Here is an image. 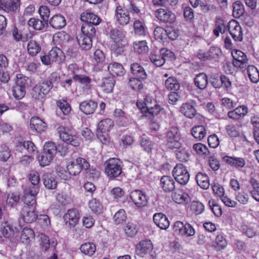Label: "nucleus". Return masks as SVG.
<instances>
[{
  "instance_id": "nucleus-17",
  "label": "nucleus",
  "mask_w": 259,
  "mask_h": 259,
  "mask_svg": "<svg viewBox=\"0 0 259 259\" xmlns=\"http://www.w3.org/2000/svg\"><path fill=\"white\" fill-rule=\"evenodd\" d=\"M23 221L26 223H31L37 219V215L35 213V207L24 206L21 212Z\"/></svg>"
},
{
  "instance_id": "nucleus-2",
  "label": "nucleus",
  "mask_w": 259,
  "mask_h": 259,
  "mask_svg": "<svg viewBox=\"0 0 259 259\" xmlns=\"http://www.w3.org/2000/svg\"><path fill=\"white\" fill-rule=\"evenodd\" d=\"M42 63L46 65H50L55 62L60 64L63 62L65 56L63 52L58 48H54L47 54H45L40 56Z\"/></svg>"
},
{
  "instance_id": "nucleus-62",
  "label": "nucleus",
  "mask_w": 259,
  "mask_h": 259,
  "mask_svg": "<svg viewBox=\"0 0 259 259\" xmlns=\"http://www.w3.org/2000/svg\"><path fill=\"white\" fill-rule=\"evenodd\" d=\"M70 36L64 31L59 32L53 36V40L58 44H63L68 42Z\"/></svg>"
},
{
  "instance_id": "nucleus-32",
  "label": "nucleus",
  "mask_w": 259,
  "mask_h": 259,
  "mask_svg": "<svg viewBox=\"0 0 259 259\" xmlns=\"http://www.w3.org/2000/svg\"><path fill=\"white\" fill-rule=\"evenodd\" d=\"M34 232L32 229L25 227L21 232V239L23 243L27 244L34 238Z\"/></svg>"
},
{
  "instance_id": "nucleus-49",
  "label": "nucleus",
  "mask_w": 259,
  "mask_h": 259,
  "mask_svg": "<svg viewBox=\"0 0 259 259\" xmlns=\"http://www.w3.org/2000/svg\"><path fill=\"white\" fill-rule=\"evenodd\" d=\"M30 126L32 130H39L47 127L46 123L38 117H33L30 119Z\"/></svg>"
},
{
  "instance_id": "nucleus-36",
  "label": "nucleus",
  "mask_w": 259,
  "mask_h": 259,
  "mask_svg": "<svg viewBox=\"0 0 259 259\" xmlns=\"http://www.w3.org/2000/svg\"><path fill=\"white\" fill-rule=\"evenodd\" d=\"M115 81L112 76L105 77L103 79L101 87L106 93H111L114 88Z\"/></svg>"
},
{
  "instance_id": "nucleus-9",
  "label": "nucleus",
  "mask_w": 259,
  "mask_h": 259,
  "mask_svg": "<svg viewBox=\"0 0 259 259\" xmlns=\"http://www.w3.org/2000/svg\"><path fill=\"white\" fill-rule=\"evenodd\" d=\"M228 29L232 38L235 41H241L243 32L239 23L235 20H231L228 24Z\"/></svg>"
},
{
  "instance_id": "nucleus-14",
  "label": "nucleus",
  "mask_w": 259,
  "mask_h": 259,
  "mask_svg": "<svg viewBox=\"0 0 259 259\" xmlns=\"http://www.w3.org/2000/svg\"><path fill=\"white\" fill-rule=\"evenodd\" d=\"M20 5V0H0V9L8 13L16 12Z\"/></svg>"
},
{
  "instance_id": "nucleus-24",
  "label": "nucleus",
  "mask_w": 259,
  "mask_h": 259,
  "mask_svg": "<svg viewBox=\"0 0 259 259\" xmlns=\"http://www.w3.org/2000/svg\"><path fill=\"white\" fill-rule=\"evenodd\" d=\"M131 72L132 74L141 79H145L147 78V74L144 68L139 63H134L131 65Z\"/></svg>"
},
{
  "instance_id": "nucleus-60",
  "label": "nucleus",
  "mask_w": 259,
  "mask_h": 259,
  "mask_svg": "<svg viewBox=\"0 0 259 259\" xmlns=\"http://www.w3.org/2000/svg\"><path fill=\"white\" fill-rule=\"evenodd\" d=\"M244 13L243 5L240 1H236L233 4V14L235 17H240Z\"/></svg>"
},
{
  "instance_id": "nucleus-26",
  "label": "nucleus",
  "mask_w": 259,
  "mask_h": 259,
  "mask_svg": "<svg viewBox=\"0 0 259 259\" xmlns=\"http://www.w3.org/2000/svg\"><path fill=\"white\" fill-rule=\"evenodd\" d=\"M97 107V104L92 100L82 102L79 105L80 110L85 114H93Z\"/></svg>"
},
{
  "instance_id": "nucleus-4",
  "label": "nucleus",
  "mask_w": 259,
  "mask_h": 259,
  "mask_svg": "<svg viewBox=\"0 0 259 259\" xmlns=\"http://www.w3.org/2000/svg\"><path fill=\"white\" fill-rule=\"evenodd\" d=\"M14 230L13 227L8 222H3L0 227V239L9 245L13 242L14 238Z\"/></svg>"
},
{
  "instance_id": "nucleus-25",
  "label": "nucleus",
  "mask_w": 259,
  "mask_h": 259,
  "mask_svg": "<svg viewBox=\"0 0 259 259\" xmlns=\"http://www.w3.org/2000/svg\"><path fill=\"white\" fill-rule=\"evenodd\" d=\"M247 108L244 106H240L236 108L234 110L228 113V117L235 120H239L247 114Z\"/></svg>"
},
{
  "instance_id": "nucleus-52",
  "label": "nucleus",
  "mask_w": 259,
  "mask_h": 259,
  "mask_svg": "<svg viewBox=\"0 0 259 259\" xmlns=\"http://www.w3.org/2000/svg\"><path fill=\"white\" fill-rule=\"evenodd\" d=\"M57 146L52 142H48L45 143L44 146V152L51 156L53 158L57 153Z\"/></svg>"
},
{
  "instance_id": "nucleus-42",
  "label": "nucleus",
  "mask_w": 259,
  "mask_h": 259,
  "mask_svg": "<svg viewBox=\"0 0 259 259\" xmlns=\"http://www.w3.org/2000/svg\"><path fill=\"white\" fill-rule=\"evenodd\" d=\"M133 48L135 52L141 54L147 53L149 50L147 42L145 40L134 42Z\"/></svg>"
},
{
  "instance_id": "nucleus-31",
  "label": "nucleus",
  "mask_w": 259,
  "mask_h": 259,
  "mask_svg": "<svg viewBox=\"0 0 259 259\" xmlns=\"http://www.w3.org/2000/svg\"><path fill=\"white\" fill-rule=\"evenodd\" d=\"M79 218L78 211L74 209H69L64 215L65 220H68L69 225L72 226H74L78 222Z\"/></svg>"
},
{
  "instance_id": "nucleus-16",
  "label": "nucleus",
  "mask_w": 259,
  "mask_h": 259,
  "mask_svg": "<svg viewBox=\"0 0 259 259\" xmlns=\"http://www.w3.org/2000/svg\"><path fill=\"white\" fill-rule=\"evenodd\" d=\"M72 131H62L59 132L60 139L64 142L69 144L74 147L79 145L78 138L71 133Z\"/></svg>"
},
{
  "instance_id": "nucleus-48",
  "label": "nucleus",
  "mask_w": 259,
  "mask_h": 259,
  "mask_svg": "<svg viewBox=\"0 0 259 259\" xmlns=\"http://www.w3.org/2000/svg\"><path fill=\"white\" fill-rule=\"evenodd\" d=\"M81 33L82 35L85 36L89 37L92 38L95 35L96 30L95 27L93 25L90 24L85 23L81 27Z\"/></svg>"
},
{
  "instance_id": "nucleus-47",
  "label": "nucleus",
  "mask_w": 259,
  "mask_h": 259,
  "mask_svg": "<svg viewBox=\"0 0 259 259\" xmlns=\"http://www.w3.org/2000/svg\"><path fill=\"white\" fill-rule=\"evenodd\" d=\"M80 251L85 255L92 256L96 250V246L92 243H85L80 247Z\"/></svg>"
},
{
  "instance_id": "nucleus-61",
  "label": "nucleus",
  "mask_w": 259,
  "mask_h": 259,
  "mask_svg": "<svg viewBox=\"0 0 259 259\" xmlns=\"http://www.w3.org/2000/svg\"><path fill=\"white\" fill-rule=\"evenodd\" d=\"M37 158L39 164L41 166H45L49 165L54 158L43 151L40 155L37 156Z\"/></svg>"
},
{
  "instance_id": "nucleus-19",
  "label": "nucleus",
  "mask_w": 259,
  "mask_h": 259,
  "mask_svg": "<svg viewBox=\"0 0 259 259\" xmlns=\"http://www.w3.org/2000/svg\"><path fill=\"white\" fill-rule=\"evenodd\" d=\"M16 150L22 151L24 150L27 151L29 153H34L37 151V148L30 141H23L20 140L16 143Z\"/></svg>"
},
{
  "instance_id": "nucleus-21",
  "label": "nucleus",
  "mask_w": 259,
  "mask_h": 259,
  "mask_svg": "<svg viewBox=\"0 0 259 259\" xmlns=\"http://www.w3.org/2000/svg\"><path fill=\"white\" fill-rule=\"evenodd\" d=\"M80 19L88 24L95 25L99 24L101 21V19L99 17L88 11L81 14Z\"/></svg>"
},
{
  "instance_id": "nucleus-63",
  "label": "nucleus",
  "mask_w": 259,
  "mask_h": 259,
  "mask_svg": "<svg viewBox=\"0 0 259 259\" xmlns=\"http://www.w3.org/2000/svg\"><path fill=\"white\" fill-rule=\"evenodd\" d=\"M126 219V214L123 209H119L113 216V220L117 224L123 223L125 222Z\"/></svg>"
},
{
  "instance_id": "nucleus-51",
  "label": "nucleus",
  "mask_w": 259,
  "mask_h": 259,
  "mask_svg": "<svg viewBox=\"0 0 259 259\" xmlns=\"http://www.w3.org/2000/svg\"><path fill=\"white\" fill-rule=\"evenodd\" d=\"M149 59L151 62L157 67H160L164 64V60L160 55L159 52L151 53Z\"/></svg>"
},
{
  "instance_id": "nucleus-12",
  "label": "nucleus",
  "mask_w": 259,
  "mask_h": 259,
  "mask_svg": "<svg viewBox=\"0 0 259 259\" xmlns=\"http://www.w3.org/2000/svg\"><path fill=\"white\" fill-rule=\"evenodd\" d=\"M234 59L233 64L236 67L244 68L246 66L248 59L245 54L240 50H234L232 52Z\"/></svg>"
},
{
  "instance_id": "nucleus-58",
  "label": "nucleus",
  "mask_w": 259,
  "mask_h": 259,
  "mask_svg": "<svg viewBox=\"0 0 259 259\" xmlns=\"http://www.w3.org/2000/svg\"><path fill=\"white\" fill-rule=\"evenodd\" d=\"M249 183L253 189L251 191L252 197L259 202V183L254 178H251Z\"/></svg>"
},
{
  "instance_id": "nucleus-37",
  "label": "nucleus",
  "mask_w": 259,
  "mask_h": 259,
  "mask_svg": "<svg viewBox=\"0 0 259 259\" xmlns=\"http://www.w3.org/2000/svg\"><path fill=\"white\" fill-rule=\"evenodd\" d=\"M197 184L202 189H207L209 188V178L207 175L199 172L196 176Z\"/></svg>"
},
{
  "instance_id": "nucleus-10",
  "label": "nucleus",
  "mask_w": 259,
  "mask_h": 259,
  "mask_svg": "<svg viewBox=\"0 0 259 259\" xmlns=\"http://www.w3.org/2000/svg\"><path fill=\"white\" fill-rule=\"evenodd\" d=\"M130 198L133 202L138 207H142L147 205L148 198L145 193L139 190L132 191Z\"/></svg>"
},
{
  "instance_id": "nucleus-35",
  "label": "nucleus",
  "mask_w": 259,
  "mask_h": 259,
  "mask_svg": "<svg viewBox=\"0 0 259 259\" xmlns=\"http://www.w3.org/2000/svg\"><path fill=\"white\" fill-rule=\"evenodd\" d=\"M133 28L136 34L143 36L146 34V26L143 21L136 20L134 22Z\"/></svg>"
},
{
  "instance_id": "nucleus-40",
  "label": "nucleus",
  "mask_w": 259,
  "mask_h": 259,
  "mask_svg": "<svg viewBox=\"0 0 259 259\" xmlns=\"http://www.w3.org/2000/svg\"><path fill=\"white\" fill-rule=\"evenodd\" d=\"M195 84L200 90H203L206 88L208 81L206 75L203 73H200L195 78Z\"/></svg>"
},
{
  "instance_id": "nucleus-27",
  "label": "nucleus",
  "mask_w": 259,
  "mask_h": 259,
  "mask_svg": "<svg viewBox=\"0 0 259 259\" xmlns=\"http://www.w3.org/2000/svg\"><path fill=\"white\" fill-rule=\"evenodd\" d=\"M172 200L178 204L187 203L190 200V197L186 193L182 190H176L171 195Z\"/></svg>"
},
{
  "instance_id": "nucleus-6",
  "label": "nucleus",
  "mask_w": 259,
  "mask_h": 259,
  "mask_svg": "<svg viewBox=\"0 0 259 259\" xmlns=\"http://www.w3.org/2000/svg\"><path fill=\"white\" fill-rule=\"evenodd\" d=\"M39 188L35 187L31 188V187L26 188L24 191L23 200L24 203L30 207H35L36 202L35 196L38 193Z\"/></svg>"
},
{
  "instance_id": "nucleus-30",
  "label": "nucleus",
  "mask_w": 259,
  "mask_h": 259,
  "mask_svg": "<svg viewBox=\"0 0 259 259\" xmlns=\"http://www.w3.org/2000/svg\"><path fill=\"white\" fill-rule=\"evenodd\" d=\"M108 69L112 76H121L124 72L122 65L116 62L110 63L108 65Z\"/></svg>"
},
{
  "instance_id": "nucleus-53",
  "label": "nucleus",
  "mask_w": 259,
  "mask_h": 259,
  "mask_svg": "<svg viewBox=\"0 0 259 259\" xmlns=\"http://www.w3.org/2000/svg\"><path fill=\"white\" fill-rule=\"evenodd\" d=\"M128 11V14H131V18H136L139 17L141 14L140 9L135 4L130 3L126 7Z\"/></svg>"
},
{
  "instance_id": "nucleus-45",
  "label": "nucleus",
  "mask_w": 259,
  "mask_h": 259,
  "mask_svg": "<svg viewBox=\"0 0 259 259\" xmlns=\"http://www.w3.org/2000/svg\"><path fill=\"white\" fill-rule=\"evenodd\" d=\"M162 110V108L157 103L155 104L153 106L150 107L147 110L142 111L143 112L144 116L146 117H154L157 116Z\"/></svg>"
},
{
  "instance_id": "nucleus-29",
  "label": "nucleus",
  "mask_w": 259,
  "mask_h": 259,
  "mask_svg": "<svg viewBox=\"0 0 259 259\" xmlns=\"http://www.w3.org/2000/svg\"><path fill=\"white\" fill-rule=\"evenodd\" d=\"M50 25L55 29H61L66 25L64 17L61 15H54L50 20Z\"/></svg>"
},
{
  "instance_id": "nucleus-57",
  "label": "nucleus",
  "mask_w": 259,
  "mask_h": 259,
  "mask_svg": "<svg viewBox=\"0 0 259 259\" xmlns=\"http://www.w3.org/2000/svg\"><path fill=\"white\" fill-rule=\"evenodd\" d=\"M60 81V76L59 74L56 72L52 73L49 77V80L45 82L47 85L50 84V89L51 90Z\"/></svg>"
},
{
  "instance_id": "nucleus-43",
  "label": "nucleus",
  "mask_w": 259,
  "mask_h": 259,
  "mask_svg": "<svg viewBox=\"0 0 259 259\" xmlns=\"http://www.w3.org/2000/svg\"><path fill=\"white\" fill-rule=\"evenodd\" d=\"M156 103V101L152 97L147 96L144 99L143 103L138 101L137 102V106L142 111H143L150 108L151 106H153Z\"/></svg>"
},
{
  "instance_id": "nucleus-11",
  "label": "nucleus",
  "mask_w": 259,
  "mask_h": 259,
  "mask_svg": "<svg viewBox=\"0 0 259 259\" xmlns=\"http://www.w3.org/2000/svg\"><path fill=\"white\" fill-rule=\"evenodd\" d=\"M155 16L160 21L164 23H171L176 19L175 15L170 10L160 8L155 11Z\"/></svg>"
},
{
  "instance_id": "nucleus-56",
  "label": "nucleus",
  "mask_w": 259,
  "mask_h": 259,
  "mask_svg": "<svg viewBox=\"0 0 259 259\" xmlns=\"http://www.w3.org/2000/svg\"><path fill=\"white\" fill-rule=\"evenodd\" d=\"M41 50V47L34 40H30L27 45L28 53L31 56H35L38 54Z\"/></svg>"
},
{
  "instance_id": "nucleus-55",
  "label": "nucleus",
  "mask_w": 259,
  "mask_h": 259,
  "mask_svg": "<svg viewBox=\"0 0 259 259\" xmlns=\"http://www.w3.org/2000/svg\"><path fill=\"white\" fill-rule=\"evenodd\" d=\"M28 25L37 30H40L45 27V23L43 21L35 18H30L28 21Z\"/></svg>"
},
{
  "instance_id": "nucleus-8",
  "label": "nucleus",
  "mask_w": 259,
  "mask_h": 259,
  "mask_svg": "<svg viewBox=\"0 0 259 259\" xmlns=\"http://www.w3.org/2000/svg\"><path fill=\"white\" fill-rule=\"evenodd\" d=\"M166 146L170 149H179L181 146L180 135L178 131H168L166 134Z\"/></svg>"
},
{
  "instance_id": "nucleus-39",
  "label": "nucleus",
  "mask_w": 259,
  "mask_h": 259,
  "mask_svg": "<svg viewBox=\"0 0 259 259\" xmlns=\"http://www.w3.org/2000/svg\"><path fill=\"white\" fill-rule=\"evenodd\" d=\"M125 32L120 31L116 29H112L110 32V36L113 40L114 44L125 42Z\"/></svg>"
},
{
  "instance_id": "nucleus-44",
  "label": "nucleus",
  "mask_w": 259,
  "mask_h": 259,
  "mask_svg": "<svg viewBox=\"0 0 259 259\" xmlns=\"http://www.w3.org/2000/svg\"><path fill=\"white\" fill-rule=\"evenodd\" d=\"M89 206L95 213L99 214L102 212L103 206L102 203L96 198H93L89 202Z\"/></svg>"
},
{
  "instance_id": "nucleus-41",
  "label": "nucleus",
  "mask_w": 259,
  "mask_h": 259,
  "mask_svg": "<svg viewBox=\"0 0 259 259\" xmlns=\"http://www.w3.org/2000/svg\"><path fill=\"white\" fill-rule=\"evenodd\" d=\"M165 88L170 91H177L180 89V84L175 77H169L165 81Z\"/></svg>"
},
{
  "instance_id": "nucleus-59",
  "label": "nucleus",
  "mask_w": 259,
  "mask_h": 259,
  "mask_svg": "<svg viewBox=\"0 0 259 259\" xmlns=\"http://www.w3.org/2000/svg\"><path fill=\"white\" fill-rule=\"evenodd\" d=\"M142 80L136 77H131L129 79L128 84L133 90L140 91L143 88Z\"/></svg>"
},
{
  "instance_id": "nucleus-3",
  "label": "nucleus",
  "mask_w": 259,
  "mask_h": 259,
  "mask_svg": "<svg viewBox=\"0 0 259 259\" xmlns=\"http://www.w3.org/2000/svg\"><path fill=\"white\" fill-rule=\"evenodd\" d=\"M89 167V163L81 157H78L75 160L70 162L67 166L68 174L73 176L77 175L82 169L87 170Z\"/></svg>"
},
{
  "instance_id": "nucleus-38",
  "label": "nucleus",
  "mask_w": 259,
  "mask_h": 259,
  "mask_svg": "<svg viewBox=\"0 0 259 259\" xmlns=\"http://www.w3.org/2000/svg\"><path fill=\"white\" fill-rule=\"evenodd\" d=\"M226 30L224 21L221 18H217L215 21L213 33L215 36L218 37L220 34H223Z\"/></svg>"
},
{
  "instance_id": "nucleus-33",
  "label": "nucleus",
  "mask_w": 259,
  "mask_h": 259,
  "mask_svg": "<svg viewBox=\"0 0 259 259\" xmlns=\"http://www.w3.org/2000/svg\"><path fill=\"white\" fill-rule=\"evenodd\" d=\"M181 112L189 118H192L196 115V111L193 106L190 103H184L180 108Z\"/></svg>"
},
{
  "instance_id": "nucleus-15",
  "label": "nucleus",
  "mask_w": 259,
  "mask_h": 259,
  "mask_svg": "<svg viewBox=\"0 0 259 259\" xmlns=\"http://www.w3.org/2000/svg\"><path fill=\"white\" fill-rule=\"evenodd\" d=\"M152 249L153 244L150 240H142L137 245L136 253L137 255L143 257L145 254L150 253Z\"/></svg>"
},
{
  "instance_id": "nucleus-18",
  "label": "nucleus",
  "mask_w": 259,
  "mask_h": 259,
  "mask_svg": "<svg viewBox=\"0 0 259 259\" xmlns=\"http://www.w3.org/2000/svg\"><path fill=\"white\" fill-rule=\"evenodd\" d=\"M175 181V178L168 176H163L160 179V187L166 193L172 192L176 188Z\"/></svg>"
},
{
  "instance_id": "nucleus-50",
  "label": "nucleus",
  "mask_w": 259,
  "mask_h": 259,
  "mask_svg": "<svg viewBox=\"0 0 259 259\" xmlns=\"http://www.w3.org/2000/svg\"><path fill=\"white\" fill-rule=\"evenodd\" d=\"M192 149L196 153L201 156H207L210 153L208 148L200 143L194 144Z\"/></svg>"
},
{
  "instance_id": "nucleus-13",
  "label": "nucleus",
  "mask_w": 259,
  "mask_h": 259,
  "mask_svg": "<svg viewBox=\"0 0 259 259\" xmlns=\"http://www.w3.org/2000/svg\"><path fill=\"white\" fill-rule=\"evenodd\" d=\"M50 87L45 82L36 85L33 88V97L37 100L43 99L50 91Z\"/></svg>"
},
{
  "instance_id": "nucleus-22",
  "label": "nucleus",
  "mask_w": 259,
  "mask_h": 259,
  "mask_svg": "<svg viewBox=\"0 0 259 259\" xmlns=\"http://www.w3.org/2000/svg\"><path fill=\"white\" fill-rule=\"evenodd\" d=\"M43 183L45 187L49 190H54L56 189L57 186V181L55 177L51 174L46 172L44 174L42 177Z\"/></svg>"
},
{
  "instance_id": "nucleus-20",
  "label": "nucleus",
  "mask_w": 259,
  "mask_h": 259,
  "mask_svg": "<svg viewBox=\"0 0 259 259\" xmlns=\"http://www.w3.org/2000/svg\"><path fill=\"white\" fill-rule=\"evenodd\" d=\"M153 221L161 229L166 230L169 226V222L166 216L162 213H156L154 214Z\"/></svg>"
},
{
  "instance_id": "nucleus-46",
  "label": "nucleus",
  "mask_w": 259,
  "mask_h": 259,
  "mask_svg": "<svg viewBox=\"0 0 259 259\" xmlns=\"http://www.w3.org/2000/svg\"><path fill=\"white\" fill-rule=\"evenodd\" d=\"M248 76L253 83H257L259 80V70L254 66H248L247 68Z\"/></svg>"
},
{
  "instance_id": "nucleus-5",
  "label": "nucleus",
  "mask_w": 259,
  "mask_h": 259,
  "mask_svg": "<svg viewBox=\"0 0 259 259\" xmlns=\"http://www.w3.org/2000/svg\"><path fill=\"white\" fill-rule=\"evenodd\" d=\"M175 180L181 185H185L189 180L190 175L186 167L182 163H178L172 170Z\"/></svg>"
},
{
  "instance_id": "nucleus-54",
  "label": "nucleus",
  "mask_w": 259,
  "mask_h": 259,
  "mask_svg": "<svg viewBox=\"0 0 259 259\" xmlns=\"http://www.w3.org/2000/svg\"><path fill=\"white\" fill-rule=\"evenodd\" d=\"M29 79L28 77L22 74H17L15 79V85L26 89L28 86Z\"/></svg>"
},
{
  "instance_id": "nucleus-23",
  "label": "nucleus",
  "mask_w": 259,
  "mask_h": 259,
  "mask_svg": "<svg viewBox=\"0 0 259 259\" xmlns=\"http://www.w3.org/2000/svg\"><path fill=\"white\" fill-rule=\"evenodd\" d=\"M223 160L228 164L237 168H243L245 165V161L241 157H231L225 156Z\"/></svg>"
},
{
  "instance_id": "nucleus-28",
  "label": "nucleus",
  "mask_w": 259,
  "mask_h": 259,
  "mask_svg": "<svg viewBox=\"0 0 259 259\" xmlns=\"http://www.w3.org/2000/svg\"><path fill=\"white\" fill-rule=\"evenodd\" d=\"M73 79L81 84L83 88L89 89L91 87L92 79L89 76L85 74H76L73 76Z\"/></svg>"
},
{
  "instance_id": "nucleus-34",
  "label": "nucleus",
  "mask_w": 259,
  "mask_h": 259,
  "mask_svg": "<svg viewBox=\"0 0 259 259\" xmlns=\"http://www.w3.org/2000/svg\"><path fill=\"white\" fill-rule=\"evenodd\" d=\"M78 44L82 50H90L92 46V38L82 35H79L77 37Z\"/></svg>"
},
{
  "instance_id": "nucleus-1",
  "label": "nucleus",
  "mask_w": 259,
  "mask_h": 259,
  "mask_svg": "<svg viewBox=\"0 0 259 259\" xmlns=\"http://www.w3.org/2000/svg\"><path fill=\"white\" fill-rule=\"evenodd\" d=\"M105 165V172L110 179H115L122 173L123 163L118 158H109L106 161Z\"/></svg>"
},
{
  "instance_id": "nucleus-7",
  "label": "nucleus",
  "mask_w": 259,
  "mask_h": 259,
  "mask_svg": "<svg viewBox=\"0 0 259 259\" xmlns=\"http://www.w3.org/2000/svg\"><path fill=\"white\" fill-rule=\"evenodd\" d=\"M115 19L118 24L124 26L129 23L131 17L125 7L118 6L115 12Z\"/></svg>"
},
{
  "instance_id": "nucleus-64",
  "label": "nucleus",
  "mask_w": 259,
  "mask_h": 259,
  "mask_svg": "<svg viewBox=\"0 0 259 259\" xmlns=\"http://www.w3.org/2000/svg\"><path fill=\"white\" fill-rule=\"evenodd\" d=\"M124 232L127 236L133 237L138 232L136 224L133 222H128L124 228Z\"/></svg>"
}]
</instances>
